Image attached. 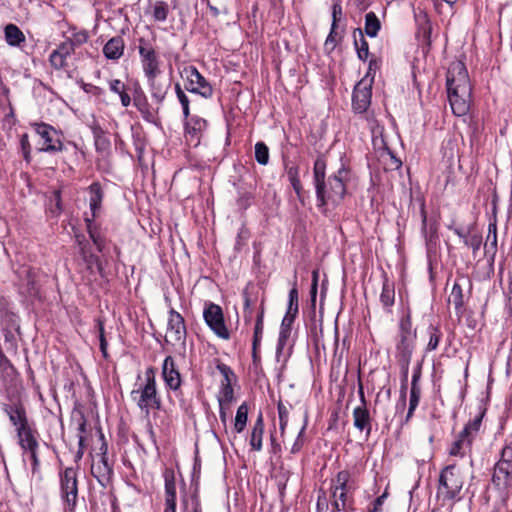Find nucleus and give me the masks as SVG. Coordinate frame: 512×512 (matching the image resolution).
Instances as JSON below:
<instances>
[{
  "instance_id": "nucleus-35",
  "label": "nucleus",
  "mask_w": 512,
  "mask_h": 512,
  "mask_svg": "<svg viewBox=\"0 0 512 512\" xmlns=\"http://www.w3.org/2000/svg\"><path fill=\"white\" fill-rule=\"evenodd\" d=\"M353 34L357 56L361 61H366L369 56V44L364 38L363 31L360 28H356Z\"/></svg>"
},
{
  "instance_id": "nucleus-63",
  "label": "nucleus",
  "mask_w": 512,
  "mask_h": 512,
  "mask_svg": "<svg viewBox=\"0 0 512 512\" xmlns=\"http://www.w3.org/2000/svg\"><path fill=\"white\" fill-rule=\"evenodd\" d=\"M342 16V6L339 1H336L332 5V24L333 28L338 27V22Z\"/></svg>"
},
{
  "instance_id": "nucleus-37",
  "label": "nucleus",
  "mask_w": 512,
  "mask_h": 512,
  "mask_svg": "<svg viewBox=\"0 0 512 512\" xmlns=\"http://www.w3.org/2000/svg\"><path fill=\"white\" fill-rule=\"evenodd\" d=\"M473 439L469 436H464L461 431L458 435L457 439L451 444L449 449V454L451 456H460L463 457L465 455V449L470 447Z\"/></svg>"
},
{
  "instance_id": "nucleus-32",
  "label": "nucleus",
  "mask_w": 512,
  "mask_h": 512,
  "mask_svg": "<svg viewBox=\"0 0 512 512\" xmlns=\"http://www.w3.org/2000/svg\"><path fill=\"white\" fill-rule=\"evenodd\" d=\"M95 218L96 217H93V214H91V217H85L86 228L89 237L97 247V250L102 252L105 247V239L102 236L98 225L95 223Z\"/></svg>"
},
{
  "instance_id": "nucleus-21",
  "label": "nucleus",
  "mask_w": 512,
  "mask_h": 512,
  "mask_svg": "<svg viewBox=\"0 0 512 512\" xmlns=\"http://www.w3.org/2000/svg\"><path fill=\"white\" fill-rule=\"evenodd\" d=\"M318 292V272H312V283L309 291V300L306 305L303 307V315L308 320H317V312H316V299Z\"/></svg>"
},
{
  "instance_id": "nucleus-46",
  "label": "nucleus",
  "mask_w": 512,
  "mask_h": 512,
  "mask_svg": "<svg viewBox=\"0 0 512 512\" xmlns=\"http://www.w3.org/2000/svg\"><path fill=\"white\" fill-rule=\"evenodd\" d=\"M165 502H176V484L174 475H165Z\"/></svg>"
},
{
  "instance_id": "nucleus-52",
  "label": "nucleus",
  "mask_w": 512,
  "mask_h": 512,
  "mask_svg": "<svg viewBox=\"0 0 512 512\" xmlns=\"http://www.w3.org/2000/svg\"><path fill=\"white\" fill-rule=\"evenodd\" d=\"M420 214H421V219H422V232L427 237L428 228H429L430 240H431L432 236L436 233V228L433 227V225L428 226L427 213H426V210H425V202H424V200H422L421 204H420Z\"/></svg>"
},
{
  "instance_id": "nucleus-19",
  "label": "nucleus",
  "mask_w": 512,
  "mask_h": 512,
  "mask_svg": "<svg viewBox=\"0 0 512 512\" xmlns=\"http://www.w3.org/2000/svg\"><path fill=\"white\" fill-rule=\"evenodd\" d=\"M295 335L296 331H294L293 322H281L279 338L276 346L277 358L280 357L286 347L292 349L295 342Z\"/></svg>"
},
{
  "instance_id": "nucleus-49",
  "label": "nucleus",
  "mask_w": 512,
  "mask_h": 512,
  "mask_svg": "<svg viewBox=\"0 0 512 512\" xmlns=\"http://www.w3.org/2000/svg\"><path fill=\"white\" fill-rule=\"evenodd\" d=\"M234 399V391L232 383H222L220 394L218 396V402L230 404Z\"/></svg>"
},
{
  "instance_id": "nucleus-9",
  "label": "nucleus",
  "mask_w": 512,
  "mask_h": 512,
  "mask_svg": "<svg viewBox=\"0 0 512 512\" xmlns=\"http://www.w3.org/2000/svg\"><path fill=\"white\" fill-rule=\"evenodd\" d=\"M184 73L187 78L185 89L188 92L199 94L205 99H209L213 96V88L211 84L195 66H188L184 68Z\"/></svg>"
},
{
  "instance_id": "nucleus-28",
  "label": "nucleus",
  "mask_w": 512,
  "mask_h": 512,
  "mask_svg": "<svg viewBox=\"0 0 512 512\" xmlns=\"http://www.w3.org/2000/svg\"><path fill=\"white\" fill-rule=\"evenodd\" d=\"M497 253V225L496 222L489 223L484 255L490 265H493Z\"/></svg>"
},
{
  "instance_id": "nucleus-56",
  "label": "nucleus",
  "mask_w": 512,
  "mask_h": 512,
  "mask_svg": "<svg viewBox=\"0 0 512 512\" xmlns=\"http://www.w3.org/2000/svg\"><path fill=\"white\" fill-rule=\"evenodd\" d=\"M339 490V500H341V508L346 509L348 501V491L350 490L349 483L344 484H332Z\"/></svg>"
},
{
  "instance_id": "nucleus-3",
  "label": "nucleus",
  "mask_w": 512,
  "mask_h": 512,
  "mask_svg": "<svg viewBox=\"0 0 512 512\" xmlns=\"http://www.w3.org/2000/svg\"><path fill=\"white\" fill-rule=\"evenodd\" d=\"M448 99L454 115L460 117L469 112L471 85L463 62L450 64L446 74Z\"/></svg>"
},
{
  "instance_id": "nucleus-13",
  "label": "nucleus",
  "mask_w": 512,
  "mask_h": 512,
  "mask_svg": "<svg viewBox=\"0 0 512 512\" xmlns=\"http://www.w3.org/2000/svg\"><path fill=\"white\" fill-rule=\"evenodd\" d=\"M33 127L35 132L44 140V145L38 148L39 152L56 153L63 150L62 141L53 137L54 134H57V131L51 125L41 122L34 123Z\"/></svg>"
},
{
  "instance_id": "nucleus-10",
  "label": "nucleus",
  "mask_w": 512,
  "mask_h": 512,
  "mask_svg": "<svg viewBox=\"0 0 512 512\" xmlns=\"http://www.w3.org/2000/svg\"><path fill=\"white\" fill-rule=\"evenodd\" d=\"M373 77L362 78L356 83L352 93V109L355 113L366 112L371 104Z\"/></svg>"
},
{
  "instance_id": "nucleus-48",
  "label": "nucleus",
  "mask_w": 512,
  "mask_h": 512,
  "mask_svg": "<svg viewBox=\"0 0 512 512\" xmlns=\"http://www.w3.org/2000/svg\"><path fill=\"white\" fill-rule=\"evenodd\" d=\"M421 396V388L420 387H411L410 390V399H409V408L407 412V420L413 415L415 409L419 404Z\"/></svg>"
},
{
  "instance_id": "nucleus-24",
  "label": "nucleus",
  "mask_w": 512,
  "mask_h": 512,
  "mask_svg": "<svg viewBox=\"0 0 512 512\" xmlns=\"http://www.w3.org/2000/svg\"><path fill=\"white\" fill-rule=\"evenodd\" d=\"M354 427L359 431H365L368 437L372 430V418L367 407L358 406L353 410Z\"/></svg>"
},
{
  "instance_id": "nucleus-2",
  "label": "nucleus",
  "mask_w": 512,
  "mask_h": 512,
  "mask_svg": "<svg viewBox=\"0 0 512 512\" xmlns=\"http://www.w3.org/2000/svg\"><path fill=\"white\" fill-rule=\"evenodd\" d=\"M327 159L320 153L313 164V185L317 199V207L326 213V206H338L344 199L347 188L349 169L342 165L337 172L326 178Z\"/></svg>"
},
{
  "instance_id": "nucleus-1",
  "label": "nucleus",
  "mask_w": 512,
  "mask_h": 512,
  "mask_svg": "<svg viewBox=\"0 0 512 512\" xmlns=\"http://www.w3.org/2000/svg\"><path fill=\"white\" fill-rule=\"evenodd\" d=\"M2 413L6 428L14 434L17 443L39 435L34 421L29 417L24 388L18 377L11 378L5 385Z\"/></svg>"
},
{
  "instance_id": "nucleus-47",
  "label": "nucleus",
  "mask_w": 512,
  "mask_h": 512,
  "mask_svg": "<svg viewBox=\"0 0 512 512\" xmlns=\"http://www.w3.org/2000/svg\"><path fill=\"white\" fill-rule=\"evenodd\" d=\"M277 410L279 415L280 433L281 435H284L288 424L289 408L280 400L277 403Z\"/></svg>"
},
{
  "instance_id": "nucleus-38",
  "label": "nucleus",
  "mask_w": 512,
  "mask_h": 512,
  "mask_svg": "<svg viewBox=\"0 0 512 512\" xmlns=\"http://www.w3.org/2000/svg\"><path fill=\"white\" fill-rule=\"evenodd\" d=\"M341 310V304L339 303H324L321 300L319 309V320H338Z\"/></svg>"
},
{
  "instance_id": "nucleus-17",
  "label": "nucleus",
  "mask_w": 512,
  "mask_h": 512,
  "mask_svg": "<svg viewBox=\"0 0 512 512\" xmlns=\"http://www.w3.org/2000/svg\"><path fill=\"white\" fill-rule=\"evenodd\" d=\"M243 317L244 320H262L264 316L263 299L258 303V296L249 288L243 291Z\"/></svg>"
},
{
  "instance_id": "nucleus-26",
  "label": "nucleus",
  "mask_w": 512,
  "mask_h": 512,
  "mask_svg": "<svg viewBox=\"0 0 512 512\" xmlns=\"http://www.w3.org/2000/svg\"><path fill=\"white\" fill-rule=\"evenodd\" d=\"M187 336L185 322H167L165 339L168 343H185Z\"/></svg>"
},
{
  "instance_id": "nucleus-30",
  "label": "nucleus",
  "mask_w": 512,
  "mask_h": 512,
  "mask_svg": "<svg viewBox=\"0 0 512 512\" xmlns=\"http://www.w3.org/2000/svg\"><path fill=\"white\" fill-rule=\"evenodd\" d=\"M4 38L11 47L21 48L26 42V37L22 30L15 24L9 23L4 27Z\"/></svg>"
},
{
  "instance_id": "nucleus-55",
  "label": "nucleus",
  "mask_w": 512,
  "mask_h": 512,
  "mask_svg": "<svg viewBox=\"0 0 512 512\" xmlns=\"http://www.w3.org/2000/svg\"><path fill=\"white\" fill-rule=\"evenodd\" d=\"M291 186L294 192L296 193L297 199L299 200L301 205L305 206L306 200L309 198V194L303 189L301 181L291 183Z\"/></svg>"
},
{
  "instance_id": "nucleus-53",
  "label": "nucleus",
  "mask_w": 512,
  "mask_h": 512,
  "mask_svg": "<svg viewBox=\"0 0 512 512\" xmlns=\"http://www.w3.org/2000/svg\"><path fill=\"white\" fill-rule=\"evenodd\" d=\"M250 237V232L249 230L243 225L238 233H237V237H236V242H235V246H234V249L235 251L239 252L241 251V249L243 248V246L246 245L248 239Z\"/></svg>"
},
{
  "instance_id": "nucleus-14",
  "label": "nucleus",
  "mask_w": 512,
  "mask_h": 512,
  "mask_svg": "<svg viewBox=\"0 0 512 512\" xmlns=\"http://www.w3.org/2000/svg\"><path fill=\"white\" fill-rule=\"evenodd\" d=\"M101 459L98 463H93L91 466V473L97 479L98 483L103 487H108L112 482L113 468L108 463L107 444L103 443L100 447Z\"/></svg>"
},
{
  "instance_id": "nucleus-15",
  "label": "nucleus",
  "mask_w": 512,
  "mask_h": 512,
  "mask_svg": "<svg viewBox=\"0 0 512 512\" xmlns=\"http://www.w3.org/2000/svg\"><path fill=\"white\" fill-rule=\"evenodd\" d=\"M161 71L145 74L151 97L161 105L171 87L170 79L160 78Z\"/></svg>"
},
{
  "instance_id": "nucleus-16",
  "label": "nucleus",
  "mask_w": 512,
  "mask_h": 512,
  "mask_svg": "<svg viewBox=\"0 0 512 512\" xmlns=\"http://www.w3.org/2000/svg\"><path fill=\"white\" fill-rule=\"evenodd\" d=\"M133 104L146 122L154 124L155 126H160L161 122L158 117L159 106L156 109H153L141 89L135 91Z\"/></svg>"
},
{
  "instance_id": "nucleus-61",
  "label": "nucleus",
  "mask_w": 512,
  "mask_h": 512,
  "mask_svg": "<svg viewBox=\"0 0 512 512\" xmlns=\"http://www.w3.org/2000/svg\"><path fill=\"white\" fill-rule=\"evenodd\" d=\"M329 509V503L326 496V492L324 490H319L316 511L317 512H327Z\"/></svg>"
},
{
  "instance_id": "nucleus-51",
  "label": "nucleus",
  "mask_w": 512,
  "mask_h": 512,
  "mask_svg": "<svg viewBox=\"0 0 512 512\" xmlns=\"http://www.w3.org/2000/svg\"><path fill=\"white\" fill-rule=\"evenodd\" d=\"M430 339L427 345V350L432 351L438 347L439 341L442 337V332L437 326L430 325Z\"/></svg>"
},
{
  "instance_id": "nucleus-11",
  "label": "nucleus",
  "mask_w": 512,
  "mask_h": 512,
  "mask_svg": "<svg viewBox=\"0 0 512 512\" xmlns=\"http://www.w3.org/2000/svg\"><path fill=\"white\" fill-rule=\"evenodd\" d=\"M400 340L397 344V352L400 361L408 364L411 359L415 339L416 329L412 327V322H400Z\"/></svg>"
},
{
  "instance_id": "nucleus-36",
  "label": "nucleus",
  "mask_w": 512,
  "mask_h": 512,
  "mask_svg": "<svg viewBox=\"0 0 512 512\" xmlns=\"http://www.w3.org/2000/svg\"><path fill=\"white\" fill-rule=\"evenodd\" d=\"M382 277H383V285H382V292L380 295V300L385 307H389L394 304V298H395L394 283L389 281L387 274L385 272H383Z\"/></svg>"
},
{
  "instance_id": "nucleus-59",
  "label": "nucleus",
  "mask_w": 512,
  "mask_h": 512,
  "mask_svg": "<svg viewBox=\"0 0 512 512\" xmlns=\"http://www.w3.org/2000/svg\"><path fill=\"white\" fill-rule=\"evenodd\" d=\"M217 369L223 376L222 383H232V379L235 378V374L228 365H226L224 363H219L217 365Z\"/></svg>"
},
{
  "instance_id": "nucleus-6",
  "label": "nucleus",
  "mask_w": 512,
  "mask_h": 512,
  "mask_svg": "<svg viewBox=\"0 0 512 512\" xmlns=\"http://www.w3.org/2000/svg\"><path fill=\"white\" fill-rule=\"evenodd\" d=\"M463 484L460 469L455 464L448 465L440 472L438 494L443 495L445 500L452 501L458 497Z\"/></svg>"
},
{
  "instance_id": "nucleus-62",
  "label": "nucleus",
  "mask_w": 512,
  "mask_h": 512,
  "mask_svg": "<svg viewBox=\"0 0 512 512\" xmlns=\"http://www.w3.org/2000/svg\"><path fill=\"white\" fill-rule=\"evenodd\" d=\"M75 44L71 40H67L63 43H61L57 49H55L56 52L67 58L74 52Z\"/></svg>"
},
{
  "instance_id": "nucleus-33",
  "label": "nucleus",
  "mask_w": 512,
  "mask_h": 512,
  "mask_svg": "<svg viewBox=\"0 0 512 512\" xmlns=\"http://www.w3.org/2000/svg\"><path fill=\"white\" fill-rule=\"evenodd\" d=\"M96 331L98 333L100 351L104 359L109 358L108 353V339H112L114 336V331L112 327H106L104 322H98L96 325Z\"/></svg>"
},
{
  "instance_id": "nucleus-31",
  "label": "nucleus",
  "mask_w": 512,
  "mask_h": 512,
  "mask_svg": "<svg viewBox=\"0 0 512 512\" xmlns=\"http://www.w3.org/2000/svg\"><path fill=\"white\" fill-rule=\"evenodd\" d=\"M95 149L98 153L106 154L110 151L111 142L106 135V132L100 125L95 124L91 126Z\"/></svg>"
},
{
  "instance_id": "nucleus-44",
  "label": "nucleus",
  "mask_w": 512,
  "mask_h": 512,
  "mask_svg": "<svg viewBox=\"0 0 512 512\" xmlns=\"http://www.w3.org/2000/svg\"><path fill=\"white\" fill-rule=\"evenodd\" d=\"M255 159L260 165H267L269 162V148L262 141L255 144Z\"/></svg>"
},
{
  "instance_id": "nucleus-12",
  "label": "nucleus",
  "mask_w": 512,
  "mask_h": 512,
  "mask_svg": "<svg viewBox=\"0 0 512 512\" xmlns=\"http://www.w3.org/2000/svg\"><path fill=\"white\" fill-rule=\"evenodd\" d=\"M138 42V51L144 74L161 71L159 56L150 40L141 37Z\"/></svg>"
},
{
  "instance_id": "nucleus-29",
  "label": "nucleus",
  "mask_w": 512,
  "mask_h": 512,
  "mask_svg": "<svg viewBox=\"0 0 512 512\" xmlns=\"http://www.w3.org/2000/svg\"><path fill=\"white\" fill-rule=\"evenodd\" d=\"M125 42L121 36H114L103 47V54L109 60H118L124 53Z\"/></svg>"
},
{
  "instance_id": "nucleus-8",
  "label": "nucleus",
  "mask_w": 512,
  "mask_h": 512,
  "mask_svg": "<svg viewBox=\"0 0 512 512\" xmlns=\"http://www.w3.org/2000/svg\"><path fill=\"white\" fill-rule=\"evenodd\" d=\"M512 473V439L506 443L501 451V458L495 464L492 482L496 486L507 485Z\"/></svg>"
},
{
  "instance_id": "nucleus-60",
  "label": "nucleus",
  "mask_w": 512,
  "mask_h": 512,
  "mask_svg": "<svg viewBox=\"0 0 512 512\" xmlns=\"http://www.w3.org/2000/svg\"><path fill=\"white\" fill-rule=\"evenodd\" d=\"M21 150L24 160L29 163L31 161V146L27 134H23L20 139Z\"/></svg>"
},
{
  "instance_id": "nucleus-50",
  "label": "nucleus",
  "mask_w": 512,
  "mask_h": 512,
  "mask_svg": "<svg viewBox=\"0 0 512 512\" xmlns=\"http://www.w3.org/2000/svg\"><path fill=\"white\" fill-rule=\"evenodd\" d=\"M210 329L220 338L229 339L230 333L225 322H206Z\"/></svg>"
},
{
  "instance_id": "nucleus-7",
  "label": "nucleus",
  "mask_w": 512,
  "mask_h": 512,
  "mask_svg": "<svg viewBox=\"0 0 512 512\" xmlns=\"http://www.w3.org/2000/svg\"><path fill=\"white\" fill-rule=\"evenodd\" d=\"M61 497L68 510L73 512L78 500V479L77 469L67 467L60 472Z\"/></svg>"
},
{
  "instance_id": "nucleus-42",
  "label": "nucleus",
  "mask_w": 512,
  "mask_h": 512,
  "mask_svg": "<svg viewBox=\"0 0 512 512\" xmlns=\"http://www.w3.org/2000/svg\"><path fill=\"white\" fill-rule=\"evenodd\" d=\"M169 14V6L165 1L158 0L152 5V17L155 21L164 22Z\"/></svg>"
},
{
  "instance_id": "nucleus-57",
  "label": "nucleus",
  "mask_w": 512,
  "mask_h": 512,
  "mask_svg": "<svg viewBox=\"0 0 512 512\" xmlns=\"http://www.w3.org/2000/svg\"><path fill=\"white\" fill-rule=\"evenodd\" d=\"M464 244L470 247L472 249L473 254L475 255L482 245V236L480 234L470 235L469 238L466 239Z\"/></svg>"
},
{
  "instance_id": "nucleus-64",
  "label": "nucleus",
  "mask_w": 512,
  "mask_h": 512,
  "mask_svg": "<svg viewBox=\"0 0 512 512\" xmlns=\"http://www.w3.org/2000/svg\"><path fill=\"white\" fill-rule=\"evenodd\" d=\"M388 496V492L385 490L382 495L378 496L372 503V508L368 512H382V505Z\"/></svg>"
},
{
  "instance_id": "nucleus-40",
  "label": "nucleus",
  "mask_w": 512,
  "mask_h": 512,
  "mask_svg": "<svg viewBox=\"0 0 512 512\" xmlns=\"http://www.w3.org/2000/svg\"><path fill=\"white\" fill-rule=\"evenodd\" d=\"M484 414L485 409H480L478 414L475 415V417L465 425L464 429L462 430L464 436H469L471 439L474 440L475 436L480 430Z\"/></svg>"
},
{
  "instance_id": "nucleus-22",
  "label": "nucleus",
  "mask_w": 512,
  "mask_h": 512,
  "mask_svg": "<svg viewBox=\"0 0 512 512\" xmlns=\"http://www.w3.org/2000/svg\"><path fill=\"white\" fill-rule=\"evenodd\" d=\"M207 127V121L199 116H192L189 120L184 121L185 136L191 141L200 140L201 133Z\"/></svg>"
},
{
  "instance_id": "nucleus-5",
  "label": "nucleus",
  "mask_w": 512,
  "mask_h": 512,
  "mask_svg": "<svg viewBox=\"0 0 512 512\" xmlns=\"http://www.w3.org/2000/svg\"><path fill=\"white\" fill-rule=\"evenodd\" d=\"M472 288L473 282L470 276L457 271L448 302L454 305L458 320L470 318V315L467 314L466 304L471 297Z\"/></svg>"
},
{
  "instance_id": "nucleus-20",
  "label": "nucleus",
  "mask_w": 512,
  "mask_h": 512,
  "mask_svg": "<svg viewBox=\"0 0 512 512\" xmlns=\"http://www.w3.org/2000/svg\"><path fill=\"white\" fill-rule=\"evenodd\" d=\"M19 289L22 294L34 297L38 294L35 276L31 268L22 266L18 271Z\"/></svg>"
},
{
  "instance_id": "nucleus-23",
  "label": "nucleus",
  "mask_w": 512,
  "mask_h": 512,
  "mask_svg": "<svg viewBox=\"0 0 512 512\" xmlns=\"http://www.w3.org/2000/svg\"><path fill=\"white\" fill-rule=\"evenodd\" d=\"M292 287L288 293L286 313L282 320H295L299 312V292L297 288V273L295 272Z\"/></svg>"
},
{
  "instance_id": "nucleus-45",
  "label": "nucleus",
  "mask_w": 512,
  "mask_h": 512,
  "mask_svg": "<svg viewBox=\"0 0 512 512\" xmlns=\"http://www.w3.org/2000/svg\"><path fill=\"white\" fill-rule=\"evenodd\" d=\"M303 425L297 435V438L295 440V442L293 443L292 447H291V453L292 454H296L298 453L302 447H303V444H304V441L302 439L303 435H304V432L307 428V425H308V411L307 409L304 410V415H303Z\"/></svg>"
},
{
  "instance_id": "nucleus-34",
  "label": "nucleus",
  "mask_w": 512,
  "mask_h": 512,
  "mask_svg": "<svg viewBox=\"0 0 512 512\" xmlns=\"http://www.w3.org/2000/svg\"><path fill=\"white\" fill-rule=\"evenodd\" d=\"M264 433V421L262 413H260L253 425L251 436H250V446L255 451H260L262 449V436Z\"/></svg>"
},
{
  "instance_id": "nucleus-41",
  "label": "nucleus",
  "mask_w": 512,
  "mask_h": 512,
  "mask_svg": "<svg viewBox=\"0 0 512 512\" xmlns=\"http://www.w3.org/2000/svg\"><path fill=\"white\" fill-rule=\"evenodd\" d=\"M248 410V405L245 402L242 403L237 409L234 421V429L237 433L243 432V430L246 427L248 419Z\"/></svg>"
},
{
  "instance_id": "nucleus-4",
  "label": "nucleus",
  "mask_w": 512,
  "mask_h": 512,
  "mask_svg": "<svg viewBox=\"0 0 512 512\" xmlns=\"http://www.w3.org/2000/svg\"><path fill=\"white\" fill-rule=\"evenodd\" d=\"M145 380L143 386L131 392V397L140 410L148 415L150 409L160 410L162 408V401L157 392L155 372L152 367L145 371Z\"/></svg>"
},
{
  "instance_id": "nucleus-43",
  "label": "nucleus",
  "mask_w": 512,
  "mask_h": 512,
  "mask_svg": "<svg viewBox=\"0 0 512 512\" xmlns=\"http://www.w3.org/2000/svg\"><path fill=\"white\" fill-rule=\"evenodd\" d=\"M203 318L204 320H224L222 308L214 303H206Z\"/></svg>"
},
{
  "instance_id": "nucleus-18",
  "label": "nucleus",
  "mask_w": 512,
  "mask_h": 512,
  "mask_svg": "<svg viewBox=\"0 0 512 512\" xmlns=\"http://www.w3.org/2000/svg\"><path fill=\"white\" fill-rule=\"evenodd\" d=\"M162 376L165 384L173 391L181 386V375L172 356H167L162 365Z\"/></svg>"
},
{
  "instance_id": "nucleus-54",
  "label": "nucleus",
  "mask_w": 512,
  "mask_h": 512,
  "mask_svg": "<svg viewBox=\"0 0 512 512\" xmlns=\"http://www.w3.org/2000/svg\"><path fill=\"white\" fill-rule=\"evenodd\" d=\"M384 151L389 158V162L386 163V170H397L401 168L402 161L394 154V152L387 146L384 147Z\"/></svg>"
},
{
  "instance_id": "nucleus-25",
  "label": "nucleus",
  "mask_w": 512,
  "mask_h": 512,
  "mask_svg": "<svg viewBox=\"0 0 512 512\" xmlns=\"http://www.w3.org/2000/svg\"><path fill=\"white\" fill-rule=\"evenodd\" d=\"M37 438L38 435H34L17 443L24 453H29L32 462L33 473L37 471L40 465V460L38 457L39 442Z\"/></svg>"
},
{
  "instance_id": "nucleus-58",
  "label": "nucleus",
  "mask_w": 512,
  "mask_h": 512,
  "mask_svg": "<svg viewBox=\"0 0 512 512\" xmlns=\"http://www.w3.org/2000/svg\"><path fill=\"white\" fill-rule=\"evenodd\" d=\"M65 60H66V58L64 56H62L61 54H59L58 52H56L55 50L52 51V53L50 54V57H49L51 66L57 70L65 67V65H66Z\"/></svg>"
},
{
  "instance_id": "nucleus-27",
  "label": "nucleus",
  "mask_w": 512,
  "mask_h": 512,
  "mask_svg": "<svg viewBox=\"0 0 512 512\" xmlns=\"http://www.w3.org/2000/svg\"><path fill=\"white\" fill-rule=\"evenodd\" d=\"M87 191L90 195L89 207L91 210V214H93V217H97V214L99 213L102 207L104 190L100 182L95 181L91 183V185L87 188Z\"/></svg>"
},
{
  "instance_id": "nucleus-39",
  "label": "nucleus",
  "mask_w": 512,
  "mask_h": 512,
  "mask_svg": "<svg viewBox=\"0 0 512 512\" xmlns=\"http://www.w3.org/2000/svg\"><path fill=\"white\" fill-rule=\"evenodd\" d=\"M381 29V22L374 12H368L365 15L364 32L367 36L373 38L378 35Z\"/></svg>"
}]
</instances>
